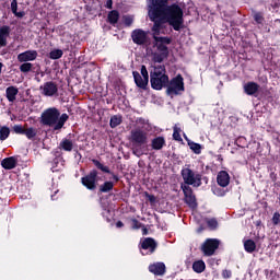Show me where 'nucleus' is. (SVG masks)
<instances>
[{
	"mask_svg": "<svg viewBox=\"0 0 280 280\" xmlns=\"http://www.w3.org/2000/svg\"><path fill=\"white\" fill-rule=\"evenodd\" d=\"M244 248L246 253H255V248H257V245L255 244V241L247 240L244 242Z\"/></svg>",
	"mask_w": 280,
	"mask_h": 280,
	"instance_id": "obj_27",
	"label": "nucleus"
},
{
	"mask_svg": "<svg viewBox=\"0 0 280 280\" xmlns=\"http://www.w3.org/2000/svg\"><path fill=\"white\" fill-rule=\"evenodd\" d=\"M167 0H148L149 19L154 22L152 27L154 45L161 49H165V45H170L172 39L163 37L161 34H167L165 23H168L175 32L183 28V9L178 4L165 5Z\"/></svg>",
	"mask_w": 280,
	"mask_h": 280,
	"instance_id": "obj_1",
	"label": "nucleus"
},
{
	"mask_svg": "<svg viewBox=\"0 0 280 280\" xmlns=\"http://www.w3.org/2000/svg\"><path fill=\"white\" fill-rule=\"evenodd\" d=\"M182 176L184 178V183L188 186L192 185V187H200V185H202L200 175L195 174L190 168H183Z\"/></svg>",
	"mask_w": 280,
	"mask_h": 280,
	"instance_id": "obj_6",
	"label": "nucleus"
},
{
	"mask_svg": "<svg viewBox=\"0 0 280 280\" xmlns=\"http://www.w3.org/2000/svg\"><path fill=\"white\" fill-rule=\"evenodd\" d=\"M185 139L188 143V147L195 154H200L202 152V145H200V143H196L191 140H188L187 137H185Z\"/></svg>",
	"mask_w": 280,
	"mask_h": 280,
	"instance_id": "obj_23",
	"label": "nucleus"
},
{
	"mask_svg": "<svg viewBox=\"0 0 280 280\" xmlns=\"http://www.w3.org/2000/svg\"><path fill=\"white\" fill-rule=\"evenodd\" d=\"M10 137V128L1 127L0 128V141H5Z\"/></svg>",
	"mask_w": 280,
	"mask_h": 280,
	"instance_id": "obj_31",
	"label": "nucleus"
},
{
	"mask_svg": "<svg viewBox=\"0 0 280 280\" xmlns=\"http://www.w3.org/2000/svg\"><path fill=\"white\" fill-rule=\"evenodd\" d=\"M19 10V2L16 0L11 1V11L14 14V16H18V19H23L25 16V12L18 11Z\"/></svg>",
	"mask_w": 280,
	"mask_h": 280,
	"instance_id": "obj_22",
	"label": "nucleus"
},
{
	"mask_svg": "<svg viewBox=\"0 0 280 280\" xmlns=\"http://www.w3.org/2000/svg\"><path fill=\"white\" fill-rule=\"evenodd\" d=\"M168 95H180L185 91V82L183 75L177 74L167 83Z\"/></svg>",
	"mask_w": 280,
	"mask_h": 280,
	"instance_id": "obj_5",
	"label": "nucleus"
},
{
	"mask_svg": "<svg viewBox=\"0 0 280 280\" xmlns=\"http://www.w3.org/2000/svg\"><path fill=\"white\" fill-rule=\"evenodd\" d=\"M151 145L153 150H163V145H165V138L156 137L151 141Z\"/></svg>",
	"mask_w": 280,
	"mask_h": 280,
	"instance_id": "obj_20",
	"label": "nucleus"
},
{
	"mask_svg": "<svg viewBox=\"0 0 280 280\" xmlns=\"http://www.w3.org/2000/svg\"><path fill=\"white\" fill-rule=\"evenodd\" d=\"M159 51H161V54H154L153 55V61L154 62H163V60H165V58H167V45H164V49L161 48L160 46H156Z\"/></svg>",
	"mask_w": 280,
	"mask_h": 280,
	"instance_id": "obj_17",
	"label": "nucleus"
},
{
	"mask_svg": "<svg viewBox=\"0 0 280 280\" xmlns=\"http://www.w3.org/2000/svg\"><path fill=\"white\" fill-rule=\"evenodd\" d=\"M220 246V241L215 238H208L202 245V253L207 255V257H211L218 247Z\"/></svg>",
	"mask_w": 280,
	"mask_h": 280,
	"instance_id": "obj_9",
	"label": "nucleus"
},
{
	"mask_svg": "<svg viewBox=\"0 0 280 280\" xmlns=\"http://www.w3.org/2000/svg\"><path fill=\"white\" fill-rule=\"evenodd\" d=\"M209 229H218V221L215 219H209L207 221Z\"/></svg>",
	"mask_w": 280,
	"mask_h": 280,
	"instance_id": "obj_40",
	"label": "nucleus"
},
{
	"mask_svg": "<svg viewBox=\"0 0 280 280\" xmlns=\"http://www.w3.org/2000/svg\"><path fill=\"white\" fill-rule=\"evenodd\" d=\"M156 250V241L154 238H144L141 241V254L142 255H152Z\"/></svg>",
	"mask_w": 280,
	"mask_h": 280,
	"instance_id": "obj_10",
	"label": "nucleus"
},
{
	"mask_svg": "<svg viewBox=\"0 0 280 280\" xmlns=\"http://www.w3.org/2000/svg\"><path fill=\"white\" fill-rule=\"evenodd\" d=\"M279 222H280V214H279V212H275L273 217H272V223L275 225H277V224H279Z\"/></svg>",
	"mask_w": 280,
	"mask_h": 280,
	"instance_id": "obj_41",
	"label": "nucleus"
},
{
	"mask_svg": "<svg viewBox=\"0 0 280 280\" xmlns=\"http://www.w3.org/2000/svg\"><path fill=\"white\" fill-rule=\"evenodd\" d=\"M38 58V51L36 50H26L18 55V60L20 62H34Z\"/></svg>",
	"mask_w": 280,
	"mask_h": 280,
	"instance_id": "obj_13",
	"label": "nucleus"
},
{
	"mask_svg": "<svg viewBox=\"0 0 280 280\" xmlns=\"http://www.w3.org/2000/svg\"><path fill=\"white\" fill-rule=\"evenodd\" d=\"M173 139L175 141H183V138L180 137V127H178V125L174 126Z\"/></svg>",
	"mask_w": 280,
	"mask_h": 280,
	"instance_id": "obj_34",
	"label": "nucleus"
},
{
	"mask_svg": "<svg viewBox=\"0 0 280 280\" xmlns=\"http://www.w3.org/2000/svg\"><path fill=\"white\" fill-rule=\"evenodd\" d=\"M94 164L96 165V167L98 170H101L102 172H105L106 174H108L110 171L108 170V166H105L104 164L100 163V161L94 160Z\"/></svg>",
	"mask_w": 280,
	"mask_h": 280,
	"instance_id": "obj_38",
	"label": "nucleus"
},
{
	"mask_svg": "<svg viewBox=\"0 0 280 280\" xmlns=\"http://www.w3.org/2000/svg\"><path fill=\"white\" fill-rule=\"evenodd\" d=\"M5 95L8 102H15L16 101V95H19V89L16 86H9L5 90Z\"/></svg>",
	"mask_w": 280,
	"mask_h": 280,
	"instance_id": "obj_18",
	"label": "nucleus"
},
{
	"mask_svg": "<svg viewBox=\"0 0 280 280\" xmlns=\"http://www.w3.org/2000/svg\"><path fill=\"white\" fill-rule=\"evenodd\" d=\"M67 119H69V116L67 114L60 116V110L56 107L47 108L42 114V124L54 128V130H60Z\"/></svg>",
	"mask_w": 280,
	"mask_h": 280,
	"instance_id": "obj_3",
	"label": "nucleus"
},
{
	"mask_svg": "<svg viewBox=\"0 0 280 280\" xmlns=\"http://www.w3.org/2000/svg\"><path fill=\"white\" fill-rule=\"evenodd\" d=\"M106 7L110 10V8H113V1H107V4H106Z\"/></svg>",
	"mask_w": 280,
	"mask_h": 280,
	"instance_id": "obj_45",
	"label": "nucleus"
},
{
	"mask_svg": "<svg viewBox=\"0 0 280 280\" xmlns=\"http://www.w3.org/2000/svg\"><path fill=\"white\" fill-rule=\"evenodd\" d=\"M150 82L154 91H161L170 84V77L165 73L164 66H154L150 71Z\"/></svg>",
	"mask_w": 280,
	"mask_h": 280,
	"instance_id": "obj_4",
	"label": "nucleus"
},
{
	"mask_svg": "<svg viewBox=\"0 0 280 280\" xmlns=\"http://www.w3.org/2000/svg\"><path fill=\"white\" fill-rule=\"evenodd\" d=\"M222 277H223V279H231V277H232L231 270L224 269V270L222 271Z\"/></svg>",
	"mask_w": 280,
	"mask_h": 280,
	"instance_id": "obj_42",
	"label": "nucleus"
},
{
	"mask_svg": "<svg viewBox=\"0 0 280 280\" xmlns=\"http://www.w3.org/2000/svg\"><path fill=\"white\" fill-rule=\"evenodd\" d=\"M24 135L27 137V139H34V137L36 136V129L34 128L24 129Z\"/></svg>",
	"mask_w": 280,
	"mask_h": 280,
	"instance_id": "obj_37",
	"label": "nucleus"
},
{
	"mask_svg": "<svg viewBox=\"0 0 280 280\" xmlns=\"http://www.w3.org/2000/svg\"><path fill=\"white\" fill-rule=\"evenodd\" d=\"M133 80L139 89H145V86H148V83H144V85H140L143 84L145 79H143V77L139 72H133Z\"/></svg>",
	"mask_w": 280,
	"mask_h": 280,
	"instance_id": "obj_25",
	"label": "nucleus"
},
{
	"mask_svg": "<svg viewBox=\"0 0 280 280\" xmlns=\"http://www.w3.org/2000/svg\"><path fill=\"white\" fill-rule=\"evenodd\" d=\"M217 183L220 187H229V183H231V176L226 171H220L217 176Z\"/></svg>",
	"mask_w": 280,
	"mask_h": 280,
	"instance_id": "obj_14",
	"label": "nucleus"
},
{
	"mask_svg": "<svg viewBox=\"0 0 280 280\" xmlns=\"http://www.w3.org/2000/svg\"><path fill=\"white\" fill-rule=\"evenodd\" d=\"M39 91L45 97H54L58 95V84L54 83V81H48L39 86Z\"/></svg>",
	"mask_w": 280,
	"mask_h": 280,
	"instance_id": "obj_8",
	"label": "nucleus"
},
{
	"mask_svg": "<svg viewBox=\"0 0 280 280\" xmlns=\"http://www.w3.org/2000/svg\"><path fill=\"white\" fill-rule=\"evenodd\" d=\"M32 67L33 65L27 62V61H24L21 66H20V71L22 73H30V71H32Z\"/></svg>",
	"mask_w": 280,
	"mask_h": 280,
	"instance_id": "obj_32",
	"label": "nucleus"
},
{
	"mask_svg": "<svg viewBox=\"0 0 280 280\" xmlns=\"http://www.w3.org/2000/svg\"><path fill=\"white\" fill-rule=\"evenodd\" d=\"M207 268L205 265V261L197 260L192 264V270L194 272H197V275H202V271Z\"/></svg>",
	"mask_w": 280,
	"mask_h": 280,
	"instance_id": "obj_24",
	"label": "nucleus"
},
{
	"mask_svg": "<svg viewBox=\"0 0 280 280\" xmlns=\"http://www.w3.org/2000/svg\"><path fill=\"white\" fill-rule=\"evenodd\" d=\"M133 223H135V224H139V222H137V220H133Z\"/></svg>",
	"mask_w": 280,
	"mask_h": 280,
	"instance_id": "obj_46",
	"label": "nucleus"
},
{
	"mask_svg": "<svg viewBox=\"0 0 280 280\" xmlns=\"http://www.w3.org/2000/svg\"><path fill=\"white\" fill-rule=\"evenodd\" d=\"M121 124V116L115 115L110 118L109 126L110 128H117Z\"/></svg>",
	"mask_w": 280,
	"mask_h": 280,
	"instance_id": "obj_30",
	"label": "nucleus"
},
{
	"mask_svg": "<svg viewBox=\"0 0 280 280\" xmlns=\"http://www.w3.org/2000/svg\"><path fill=\"white\" fill-rule=\"evenodd\" d=\"M62 50L60 49H55L52 51H50V58L51 60H59V58H62Z\"/></svg>",
	"mask_w": 280,
	"mask_h": 280,
	"instance_id": "obj_35",
	"label": "nucleus"
},
{
	"mask_svg": "<svg viewBox=\"0 0 280 280\" xmlns=\"http://www.w3.org/2000/svg\"><path fill=\"white\" fill-rule=\"evenodd\" d=\"M254 19L256 23H261V21H264V16L261 15V13H255Z\"/></svg>",
	"mask_w": 280,
	"mask_h": 280,
	"instance_id": "obj_43",
	"label": "nucleus"
},
{
	"mask_svg": "<svg viewBox=\"0 0 280 280\" xmlns=\"http://www.w3.org/2000/svg\"><path fill=\"white\" fill-rule=\"evenodd\" d=\"M141 77L144 79L142 83H139L140 86H144V84H148L150 82V75L148 74V68L145 66L141 67Z\"/></svg>",
	"mask_w": 280,
	"mask_h": 280,
	"instance_id": "obj_29",
	"label": "nucleus"
},
{
	"mask_svg": "<svg viewBox=\"0 0 280 280\" xmlns=\"http://www.w3.org/2000/svg\"><path fill=\"white\" fill-rule=\"evenodd\" d=\"M183 192L185 195V202L191 208L196 209V197L188 185H182Z\"/></svg>",
	"mask_w": 280,
	"mask_h": 280,
	"instance_id": "obj_12",
	"label": "nucleus"
},
{
	"mask_svg": "<svg viewBox=\"0 0 280 280\" xmlns=\"http://www.w3.org/2000/svg\"><path fill=\"white\" fill-rule=\"evenodd\" d=\"M244 91L247 95H255L259 91V84L255 82H248L244 85Z\"/></svg>",
	"mask_w": 280,
	"mask_h": 280,
	"instance_id": "obj_19",
	"label": "nucleus"
},
{
	"mask_svg": "<svg viewBox=\"0 0 280 280\" xmlns=\"http://www.w3.org/2000/svg\"><path fill=\"white\" fill-rule=\"evenodd\" d=\"M13 131L15 132V135H25V129L21 125H14Z\"/></svg>",
	"mask_w": 280,
	"mask_h": 280,
	"instance_id": "obj_39",
	"label": "nucleus"
},
{
	"mask_svg": "<svg viewBox=\"0 0 280 280\" xmlns=\"http://www.w3.org/2000/svg\"><path fill=\"white\" fill-rule=\"evenodd\" d=\"M119 21V12L117 10L110 11L108 13V22L110 25H115Z\"/></svg>",
	"mask_w": 280,
	"mask_h": 280,
	"instance_id": "obj_28",
	"label": "nucleus"
},
{
	"mask_svg": "<svg viewBox=\"0 0 280 280\" xmlns=\"http://www.w3.org/2000/svg\"><path fill=\"white\" fill-rule=\"evenodd\" d=\"M8 36H10V26H2L0 28V47H5Z\"/></svg>",
	"mask_w": 280,
	"mask_h": 280,
	"instance_id": "obj_16",
	"label": "nucleus"
},
{
	"mask_svg": "<svg viewBox=\"0 0 280 280\" xmlns=\"http://www.w3.org/2000/svg\"><path fill=\"white\" fill-rule=\"evenodd\" d=\"M149 36L150 33L141 28H137L131 32V38L136 45H145V43L149 40Z\"/></svg>",
	"mask_w": 280,
	"mask_h": 280,
	"instance_id": "obj_7",
	"label": "nucleus"
},
{
	"mask_svg": "<svg viewBox=\"0 0 280 280\" xmlns=\"http://www.w3.org/2000/svg\"><path fill=\"white\" fill-rule=\"evenodd\" d=\"M60 148L62 150H65L66 152H71V150H73V141H71L69 139H63L60 142Z\"/></svg>",
	"mask_w": 280,
	"mask_h": 280,
	"instance_id": "obj_26",
	"label": "nucleus"
},
{
	"mask_svg": "<svg viewBox=\"0 0 280 280\" xmlns=\"http://www.w3.org/2000/svg\"><path fill=\"white\" fill-rule=\"evenodd\" d=\"M122 21H124L125 25H127V27H130V25H132V23H135V16L124 15Z\"/></svg>",
	"mask_w": 280,
	"mask_h": 280,
	"instance_id": "obj_36",
	"label": "nucleus"
},
{
	"mask_svg": "<svg viewBox=\"0 0 280 280\" xmlns=\"http://www.w3.org/2000/svg\"><path fill=\"white\" fill-rule=\"evenodd\" d=\"M51 199L54 200V196H51Z\"/></svg>",
	"mask_w": 280,
	"mask_h": 280,
	"instance_id": "obj_47",
	"label": "nucleus"
},
{
	"mask_svg": "<svg viewBox=\"0 0 280 280\" xmlns=\"http://www.w3.org/2000/svg\"><path fill=\"white\" fill-rule=\"evenodd\" d=\"M148 132H150V122H145L143 127H137L130 131L129 141L135 156H143V145H148L150 141Z\"/></svg>",
	"mask_w": 280,
	"mask_h": 280,
	"instance_id": "obj_2",
	"label": "nucleus"
},
{
	"mask_svg": "<svg viewBox=\"0 0 280 280\" xmlns=\"http://www.w3.org/2000/svg\"><path fill=\"white\" fill-rule=\"evenodd\" d=\"M114 187V184L113 182H105L104 185L101 186L100 190L103 192V194H106L108 191H110Z\"/></svg>",
	"mask_w": 280,
	"mask_h": 280,
	"instance_id": "obj_33",
	"label": "nucleus"
},
{
	"mask_svg": "<svg viewBox=\"0 0 280 280\" xmlns=\"http://www.w3.org/2000/svg\"><path fill=\"white\" fill-rule=\"evenodd\" d=\"M149 271L152 272V275H155L158 277H163V275H165V264L155 262L149 266Z\"/></svg>",
	"mask_w": 280,
	"mask_h": 280,
	"instance_id": "obj_15",
	"label": "nucleus"
},
{
	"mask_svg": "<svg viewBox=\"0 0 280 280\" xmlns=\"http://www.w3.org/2000/svg\"><path fill=\"white\" fill-rule=\"evenodd\" d=\"M116 226H117V229H121V228L124 226V222L118 221V222L116 223Z\"/></svg>",
	"mask_w": 280,
	"mask_h": 280,
	"instance_id": "obj_44",
	"label": "nucleus"
},
{
	"mask_svg": "<svg viewBox=\"0 0 280 280\" xmlns=\"http://www.w3.org/2000/svg\"><path fill=\"white\" fill-rule=\"evenodd\" d=\"M81 183L84 187H86V189H95L97 187L95 185V183H97V171H92L89 175L82 177Z\"/></svg>",
	"mask_w": 280,
	"mask_h": 280,
	"instance_id": "obj_11",
	"label": "nucleus"
},
{
	"mask_svg": "<svg viewBox=\"0 0 280 280\" xmlns=\"http://www.w3.org/2000/svg\"><path fill=\"white\" fill-rule=\"evenodd\" d=\"M4 170H14L16 167V159L14 158H7L1 163Z\"/></svg>",
	"mask_w": 280,
	"mask_h": 280,
	"instance_id": "obj_21",
	"label": "nucleus"
}]
</instances>
